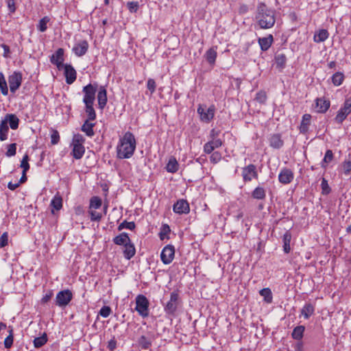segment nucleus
<instances>
[{
    "mask_svg": "<svg viewBox=\"0 0 351 351\" xmlns=\"http://www.w3.org/2000/svg\"><path fill=\"white\" fill-rule=\"evenodd\" d=\"M209 142L215 147V149L218 148L222 145V141L219 138H214L213 139H210Z\"/></svg>",
    "mask_w": 351,
    "mask_h": 351,
    "instance_id": "338daca9",
    "label": "nucleus"
},
{
    "mask_svg": "<svg viewBox=\"0 0 351 351\" xmlns=\"http://www.w3.org/2000/svg\"><path fill=\"white\" fill-rule=\"evenodd\" d=\"M139 346L143 350L149 349L152 344V338L142 335L138 339Z\"/></svg>",
    "mask_w": 351,
    "mask_h": 351,
    "instance_id": "c756f323",
    "label": "nucleus"
},
{
    "mask_svg": "<svg viewBox=\"0 0 351 351\" xmlns=\"http://www.w3.org/2000/svg\"><path fill=\"white\" fill-rule=\"evenodd\" d=\"M252 196L256 199H263L265 198V191L263 187L258 186L252 191Z\"/></svg>",
    "mask_w": 351,
    "mask_h": 351,
    "instance_id": "ea45409f",
    "label": "nucleus"
},
{
    "mask_svg": "<svg viewBox=\"0 0 351 351\" xmlns=\"http://www.w3.org/2000/svg\"><path fill=\"white\" fill-rule=\"evenodd\" d=\"M321 187L323 194L328 195L330 193L331 189L328 184V181L324 178L322 180Z\"/></svg>",
    "mask_w": 351,
    "mask_h": 351,
    "instance_id": "4d7b16f0",
    "label": "nucleus"
},
{
    "mask_svg": "<svg viewBox=\"0 0 351 351\" xmlns=\"http://www.w3.org/2000/svg\"><path fill=\"white\" fill-rule=\"evenodd\" d=\"M126 7L131 13H136L139 8V3L138 1H128Z\"/></svg>",
    "mask_w": 351,
    "mask_h": 351,
    "instance_id": "603ef678",
    "label": "nucleus"
},
{
    "mask_svg": "<svg viewBox=\"0 0 351 351\" xmlns=\"http://www.w3.org/2000/svg\"><path fill=\"white\" fill-rule=\"evenodd\" d=\"M215 149V147L208 141L204 145V151L206 154H211Z\"/></svg>",
    "mask_w": 351,
    "mask_h": 351,
    "instance_id": "774afa93",
    "label": "nucleus"
},
{
    "mask_svg": "<svg viewBox=\"0 0 351 351\" xmlns=\"http://www.w3.org/2000/svg\"><path fill=\"white\" fill-rule=\"evenodd\" d=\"M179 164L174 157H171L167 164L166 170L169 173H174L178 171Z\"/></svg>",
    "mask_w": 351,
    "mask_h": 351,
    "instance_id": "7c9ffc66",
    "label": "nucleus"
},
{
    "mask_svg": "<svg viewBox=\"0 0 351 351\" xmlns=\"http://www.w3.org/2000/svg\"><path fill=\"white\" fill-rule=\"evenodd\" d=\"M274 40L273 36L271 34L268 35L267 37H263L258 38V44L262 51H267L271 47Z\"/></svg>",
    "mask_w": 351,
    "mask_h": 351,
    "instance_id": "5701e85b",
    "label": "nucleus"
},
{
    "mask_svg": "<svg viewBox=\"0 0 351 351\" xmlns=\"http://www.w3.org/2000/svg\"><path fill=\"white\" fill-rule=\"evenodd\" d=\"M50 206L56 210H60L62 207V198L58 194L56 195L51 200Z\"/></svg>",
    "mask_w": 351,
    "mask_h": 351,
    "instance_id": "e433bc0d",
    "label": "nucleus"
},
{
    "mask_svg": "<svg viewBox=\"0 0 351 351\" xmlns=\"http://www.w3.org/2000/svg\"><path fill=\"white\" fill-rule=\"evenodd\" d=\"M117 346V342L114 337H113L108 342L107 345V348L110 351H114Z\"/></svg>",
    "mask_w": 351,
    "mask_h": 351,
    "instance_id": "0e129e2a",
    "label": "nucleus"
},
{
    "mask_svg": "<svg viewBox=\"0 0 351 351\" xmlns=\"http://www.w3.org/2000/svg\"><path fill=\"white\" fill-rule=\"evenodd\" d=\"M16 143H11L8 145L5 155L8 157H12L16 155Z\"/></svg>",
    "mask_w": 351,
    "mask_h": 351,
    "instance_id": "5fc2aeb1",
    "label": "nucleus"
},
{
    "mask_svg": "<svg viewBox=\"0 0 351 351\" xmlns=\"http://www.w3.org/2000/svg\"><path fill=\"white\" fill-rule=\"evenodd\" d=\"M9 127L5 122L1 120L0 123V141H4L8 139Z\"/></svg>",
    "mask_w": 351,
    "mask_h": 351,
    "instance_id": "4c0bfd02",
    "label": "nucleus"
},
{
    "mask_svg": "<svg viewBox=\"0 0 351 351\" xmlns=\"http://www.w3.org/2000/svg\"><path fill=\"white\" fill-rule=\"evenodd\" d=\"M315 305L311 303H305L300 311L301 315L308 319L315 313Z\"/></svg>",
    "mask_w": 351,
    "mask_h": 351,
    "instance_id": "393cba45",
    "label": "nucleus"
},
{
    "mask_svg": "<svg viewBox=\"0 0 351 351\" xmlns=\"http://www.w3.org/2000/svg\"><path fill=\"white\" fill-rule=\"evenodd\" d=\"M60 141V134L58 130L51 128V143L56 145Z\"/></svg>",
    "mask_w": 351,
    "mask_h": 351,
    "instance_id": "3c124183",
    "label": "nucleus"
},
{
    "mask_svg": "<svg viewBox=\"0 0 351 351\" xmlns=\"http://www.w3.org/2000/svg\"><path fill=\"white\" fill-rule=\"evenodd\" d=\"M0 89L1 93L6 96L8 95V88L4 75L3 73H0Z\"/></svg>",
    "mask_w": 351,
    "mask_h": 351,
    "instance_id": "a18cd8bd",
    "label": "nucleus"
},
{
    "mask_svg": "<svg viewBox=\"0 0 351 351\" xmlns=\"http://www.w3.org/2000/svg\"><path fill=\"white\" fill-rule=\"evenodd\" d=\"M334 158V155L332 151L330 149H327L324 157L321 162V166L322 168H326L327 165Z\"/></svg>",
    "mask_w": 351,
    "mask_h": 351,
    "instance_id": "a19ab883",
    "label": "nucleus"
},
{
    "mask_svg": "<svg viewBox=\"0 0 351 351\" xmlns=\"http://www.w3.org/2000/svg\"><path fill=\"white\" fill-rule=\"evenodd\" d=\"M294 178L293 171L288 168H282L278 175V180L283 184H288L291 183Z\"/></svg>",
    "mask_w": 351,
    "mask_h": 351,
    "instance_id": "dca6fc26",
    "label": "nucleus"
},
{
    "mask_svg": "<svg viewBox=\"0 0 351 351\" xmlns=\"http://www.w3.org/2000/svg\"><path fill=\"white\" fill-rule=\"evenodd\" d=\"M85 141V138L80 134H75L73 136L71 145H83Z\"/></svg>",
    "mask_w": 351,
    "mask_h": 351,
    "instance_id": "09e8293b",
    "label": "nucleus"
},
{
    "mask_svg": "<svg viewBox=\"0 0 351 351\" xmlns=\"http://www.w3.org/2000/svg\"><path fill=\"white\" fill-rule=\"evenodd\" d=\"M199 114L200 120L205 123H209L215 116V108L213 105L206 109L202 105H199L197 110Z\"/></svg>",
    "mask_w": 351,
    "mask_h": 351,
    "instance_id": "6e6552de",
    "label": "nucleus"
},
{
    "mask_svg": "<svg viewBox=\"0 0 351 351\" xmlns=\"http://www.w3.org/2000/svg\"><path fill=\"white\" fill-rule=\"evenodd\" d=\"M204 57L210 64H214L217 58L216 49L214 47L210 48L206 51Z\"/></svg>",
    "mask_w": 351,
    "mask_h": 351,
    "instance_id": "f704fd0d",
    "label": "nucleus"
},
{
    "mask_svg": "<svg viewBox=\"0 0 351 351\" xmlns=\"http://www.w3.org/2000/svg\"><path fill=\"white\" fill-rule=\"evenodd\" d=\"M22 73L19 71H14L8 77L10 90L12 93H15L19 88L22 83Z\"/></svg>",
    "mask_w": 351,
    "mask_h": 351,
    "instance_id": "1a4fd4ad",
    "label": "nucleus"
},
{
    "mask_svg": "<svg viewBox=\"0 0 351 351\" xmlns=\"http://www.w3.org/2000/svg\"><path fill=\"white\" fill-rule=\"evenodd\" d=\"M94 103H85V112L87 114V119L89 120H95L97 117L96 112L93 108Z\"/></svg>",
    "mask_w": 351,
    "mask_h": 351,
    "instance_id": "473e14b6",
    "label": "nucleus"
},
{
    "mask_svg": "<svg viewBox=\"0 0 351 351\" xmlns=\"http://www.w3.org/2000/svg\"><path fill=\"white\" fill-rule=\"evenodd\" d=\"M291 233L289 230H287L282 237L283 251L285 254H289L291 251L290 243L291 240Z\"/></svg>",
    "mask_w": 351,
    "mask_h": 351,
    "instance_id": "a878e982",
    "label": "nucleus"
},
{
    "mask_svg": "<svg viewBox=\"0 0 351 351\" xmlns=\"http://www.w3.org/2000/svg\"><path fill=\"white\" fill-rule=\"evenodd\" d=\"M2 120L7 125L9 124L12 130H16L19 128V119L14 114H6Z\"/></svg>",
    "mask_w": 351,
    "mask_h": 351,
    "instance_id": "a211bd4d",
    "label": "nucleus"
},
{
    "mask_svg": "<svg viewBox=\"0 0 351 351\" xmlns=\"http://www.w3.org/2000/svg\"><path fill=\"white\" fill-rule=\"evenodd\" d=\"M93 121V120L86 119L81 128V130L83 132H84L86 134V135L88 137H92L95 134L93 128L95 127V123L90 122Z\"/></svg>",
    "mask_w": 351,
    "mask_h": 351,
    "instance_id": "4be33fe9",
    "label": "nucleus"
},
{
    "mask_svg": "<svg viewBox=\"0 0 351 351\" xmlns=\"http://www.w3.org/2000/svg\"><path fill=\"white\" fill-rule=\"evenodd\" d=\"M171 230L169 226L167 224H163L161 226L160 231L159 233V237L161 240H164L165 239L168 238V234H169Z\"/></svg>",
    "mask_w": 351,
    "mask_h": 351,
    "instance_id": "de8ad7c7",
    "label": "nucleus"
},
{
    "mask_svg": "<svg viewBox=\"0 0 351 351\" xmlns=\"http://www.w3.org/2000/svg\"><path fill=\"white\" fill-rule=\"evenodd\" d=\"M221 159V154L219 152H214L210 156V162L216 164Z\"/></svg>",
    "mask_w": 351,
    "mask_h": 351,
    "instance_id": "e2e57ef3",
    "label": "nucleus"
},
{
    "mask_svg": "<svg viewBox=\"0 0 351 351\" xmlns=\"http://www.w3.org/2000/svg\"><path fill=\"white\" fill-rule=\"evenodd\" d=\"M8 244V233L3 232L0 237V248H3Z\"/></svg>",
    "mask_w": 351,
    "mask_h": 351,
    "instance_id": "bf43d9fd",
    "label": "nucleus"
},
{
    "mask_svg": "<svg viewBox=\"0 0 351 351\" xmlns=\"http://www.w3.org/2000/svg\"><path fill=\"white\" fill-rule=\"evenodd\" d=\"M65 81L67 84H72L77 78V72L74 67L69 64H65L63 66Z\"/></svg>",
    "mask_w": 351,
    "mask_h": 351,
    "instance_id": "4468645a",
    "label": "nucleus"
},
{
    "mask_svg": "<svg viewBox=\"0 0 351 351\" xmlns=\"http://www.w3.org/2000/svg\"><path fill=\"white\" fill-rule=\"evenodd\" d=\"M258 174L256 170V167L254 165H249L243 168V180L245 182H250L252 179L257 180Z\"/></svg>",
    "mask_w": 351,
    "mask_h": 351,
    "instance_id": "f8f14e48",
    "label": "nucleus"
},
{
    "mask_svg": "<svg viewBox=\"0 0 351 351\" xmlns=\"http://www.w3.org/2000/svg\"><path fill=\"white\" fill-rule=\"evenodd\" d=\"M136 227V224L134 221H127L126 220L123 221L122 223L119 224L118 226V230L121 231L124 228L133 230Z\"/></svg>",
    "mask_w": 351,
    "mask_h": 351,
    "instance_id": "49530a36",
    "label": "nucleus"
},
{
    "mask_svg": "<svg viewBox=\"0 0 351 351\" xmlns=\"http://www.w3.org/2000/svg\"><path fill=\"white\" fill-rule=\"evenodd\" d=\"M269 141V145L275 149H280L284 145V142L282 140L281 135L280 134H274L271 135Z\"/></svg>",
    "mask_w": 351,
    "mask_h": 351,
    "instance_id": "b1692460",
    "label": "nucleus"
},
{
    "mask_svg": "<svg viewBox=\"0 0 351 351\" xmlns=\"http://www.w3.org/2000/svg\"><path fill=\"white\" fill-rule=\"evenodd\" d=\"M255 99L261 104L265 103L267 99L265 93L263 91L257 93Z\"/></svg>",
    "mask_w": 351,
    "mask_h": 351,
    "instance_id": "69168bd1",
    "label": "nucleus"
},
{
    "mask_svg": "<svg viewBox=\"0 0 351 351\" xmlns=\"http://www.w3.org/2000/svg\"><path fill=\"white\" fill-rule=\"evenodd\" d=\"M50 21L48 16L43 17L36 25L37 29L40 32H45L47 29V23Z\"/></svg>",
    "mask_w": 351,
    "mask_h": 351,
    "instance_id": "58836bf2",
    "label": "nucleus"
},
{
    "mask_svg": "<svg viewBox=\"0 0 351 351\" xmlns=\"http://www.w3.org/2000/svg\"><path fill=\"white\" fill-rule=\"evenodd\" d=\"M173 210L178 215L188 214L190 212V206L187 200L178 199L173 206Z\"/></svg>",
    "mask_w": 351,
    "mask_h": 351,
    "instance_id": "ddd939ff",
    "label": "nucleus"
},
{
    "mask_svg": "<svg viewBox=\"0 0 351 351\" xmlns=\"http://www.w3.org/2000/svg\"><path fill=\"white\" fill-rule=\"evenodd\" d=\"M343 173L346 176L350 175L351 172V161L346 160L343 163Z\"/></svg>",
    "mask_w": 351,
    "mask_h": 351,
    "instance_id": "680f3d73",
    "label": "nucleus"
},
{
    "mask_svg": "<svg viewBox=\"0 0 351 351\" xmlns=\"http://www.w3.org/2000/svg\"><path fill=\"white\" fill-rule=\"evenodd\" d=\"M351 113V97L346 98L343 104L337 111V115L335 118L336 123L341 124Z\"/></svg>",
    "mask_w": 351,
    "mask_h": 351,
    "instance_id": "39448f33",
    "label": "nucleus"
},
{
    "mask_svg": "<svg viewBox=\"0 0 351 351\" xmlns=\"http://www.w3.org/2000/svg\"><path fill=\"white\" fill-rule=\"evenodd\" d=\"M147 88L151 92V94L154 93L156 90V84L154 79L149 78L147 82Z\"/></svg>",
    "mask_w": 351,
    "mask_h": 351,
    "instance_id": "052dcab7",
    "label": "nucleus"
},
{
    "mask_svg": "<svg viewBox=\"0 0 351 351\" xmlns=\"http://www.w3.org/2000/svg\"><path fill=\"white\" fill-rule=\"evenodd\" d=\"M29 158L27 154H25L21 162L20 167L23 169V172L26 173L29 169V165L28 163Z\"/></svg>",
    "mask_w": 351,
    "mask_h": 351,
    "instance_id": "8fccbe9b",
    "label": "nucleus"
},
{
    "mask_svg": "<svg viewBox=\"0 0 351 351\" xmlns=\"http://www.w3.org/2000/svg\"><path fill=\"white\" fill-rule=\"evenodd\" d=\"M136 253V249L134 245L130 241L125 243L123 256L127 260H130Z\"/></svg>",
    "mask_w": 351,
    "mask_h": 351,
    "instance_id": "aec40b11",
    "label": "nucleus"
},
{
    "mask_svg": "<svg viewBox=\"0 0 351 351\" xmlns=\"http://www.w3.org/2000/svg\"><path fill=\"white\" fill-rule=\"evenodd\" d=\"M72 146L73 149L71 154L73 156V157L77 160L82 158L85 152L84 146L78 145H74Z\"/></svg>",
    "mask_w": 351,
    "mask_h": 351,
    "instance_id": "cd10ccee",
    "label": "nucleus"
},
{
    "mask_svg": "<svg viewBox=\"0 0 351 351\" xmlns=\"http://www.w3.org/2000/svg\"><path fill=\"white\" fill-rule=\"evenodd\" d=\"M136 141L134 135L131 132H126L119 138L117 146V156L119 159L131 158L135 152Z\"/></svg>",
    "mask_w": 351,
    "mask_h": 351,
    "instance_id": "f257e3e1",
    "label": "nucleus"
},
{
    "mask_svg": "<svg viewBox=\"0 0 351 351\" xmlns=\"http://www.w3.org/2000/svg\"><path fill=\"white\" fill-rule=\"evenodd\" d=\"M175 256V247L172 245H167L162 250L160 259L165 265L170 264Z\"/></svg>",
    "mask_w": 351,
    "mask_h": 351,
    "instance_id": "9b49d317",
    "label": "nucleus"
},
{
    "mask_svg": "<svg viewBox=\"0 0 351 351\" xmlns=\"http://www.w3.org/2000/svg\"><path fill=\"white\" fill-rule=\"evenodd\" d=\"M88 214L92 221H99L101 219L102 215L93 209H89Z\"/></svg>",
    "mask_w": 351,
    "mask_h": 351,
    "instance_id": "864d4df0",
    "label": "nucleus"
},
{
    "mask_svg": "<svg viewBox=\"0 0 351 351\" xmlns=\"http://www.w3.org/2000/svg\"><path fill=\"white\" fill-rule=\"evenodd\" d=\"M275 62L277 68L283 69L286 66L287 57L284 53H276L275 55Z\"/></svg>",
    "mask_w": 351,
    "mask_h": 351,
    "instance_id": "72a5a7b5",
    "label": "nucleus"
},
{
    "mask_svg": "<svg viewBox=\"0 0 351 351\" xmlns=\"http://www.w3.org/2000/svg\"><path fill=\"white\" fill-rule=\"evenodd\" d=\"M102 202L100 197L93 196L90 199L89 209H97L101 206Z\"/></svg>",
    "mask_w": 351,
    "mask_h": 351,
    "instance_id": "c03bdc74",
    "label": "nucleus"
},
{
    "mask_svg": "<svg viewBox=\"0 0 351 351\" xmlns=\"http://www.w3.org/2000/svg\"><path fill=\"white\" fill-rule=\"evenodd\" d=\"M136 306L134 310L143 318L147 317L149 314V302L148 299L142 294H138L135 298Z\"/></svg>",
    "mask_w": 351,
    "mask_h": 351,
    "instance_id": "7ed1b4c3",
    "label": "nucleus"
},
{
    "mask_svg": "<svg viewBox=\"0 0 351 351\" xmlns=\"http://www.w3.org/2000/svg\"><path fill=\"white\" fill-rule=\"evenodd\" d=\"M97 101L99 108L103 110L107 104V90L106 88L101 86L97 92Z\"/></svg>",
    "mask_w": 351,
    "mask_h": 351,
    "instance_id": "f3484780",
    "label": "nucleus"
},
{
    "mask_svg": "<svg viewBox=\"0 0 351 351\" xmlns=\"http://www.w3.org/2000/svg\"><path fill=\"white\" fill-rule=\"evenodd\" d=\"M260 295L263 297L264 301L267 303H271L272 302V293L270 289L264 288L261 289L260 291Z\"/></svg>",
    "mask_w": 351,
    "mask_h": 351,
    "instance_id": "79ce46f5",
    "label": "nucleus"
},
{
    "mask_svg": "<svg viewBox=\"0 0 351 351\" xmlns=\"http://www.w3.org/2000/svg\"><path fill=\"white\" fill-rule=\"evenodd\" d=\"M180 300L179 294L174 291L170 293L169 300L164 306V311L167 315L175 316L180 304Z\"/></svg>",
    "mask_w": 351,
    "mask_h": 351,
    "instance_id": "20e7f679",
    "label": "nucleus"
},
{
    "mask_svg": "<svg viewBox=\"0 0 351 351\" xmlns=\"http://www.w3.org/2000/svg\"><path fill=\"white\" fill-rule=\"evenodd\" d=\"M305 331V326L302 325L298 326L295 327L291 333V337L296 340L300 341L304 337V333Z\"/></svg>",
    "mask_w": 351,
    "mask_h": 351,
    "instance_id": "bb28decb",
    "label": "nucleus"
},
{
    "mask_svg": "<svg viewBox=\"0 0 351 351\" xmlns=\"http://www.w3.org/2000/svg\"><path fill=\"white\" fill-rule=\"evenodd\" d=\"M328 36V32L325 29H322L315 32L313 36V40L315 43H319L325 41Z\"/></svg>",
    "mask_w": 351,
    "mask_h": 351,
    "instance_id": "c85d7f7f",
    "label": "nucleus"
},
{
    "mask_svg": "<svg viewBox=\"0 0 351 351\" xmlns=\"http://www.w3.org/2000/svg\"><path fill=\"white\" fill-rule=\"evenodd\" d=\"M112 313V309L108 306H103L99 310V315L102 317H108Z\"/></svg>",
    "mask_w": 351,
    "mask_h": 351,
    "instance_id": "6e6d98bb",
    "label": "nucleus"
},
{
    "mask_svg": "<svg viewBox=\"0 0 351 351\" xmlns=\"http://www.w3.org/2000/svg\"><path fill=\"white\" fill-rule=\"evenodd\" d=\"M332 84L336 86H340L344 80V75L341 72H336L332 76Z\"/></svg>",
    "mask_w": 351,
    "mask_h": 351,
    "instance_id": "37998d69",
    "label": "nucleus"
},
{
    "mask_svg": "<svg viewBox=\"0 0 351 351\" xmlns=\"http://www.w3.org/2000/svg\"><path fill=\"white\" fill-rule=\"evenodd\" d=\"M113 242L116 245H122L126 243L127 242H129L130 240L128 234L126 232H122L120 234L116 236L114 238H113Z\"/></svg>",
    "mask_w": 351,
    "mask_h": 351,
    "instance_id": "2f4dec72",
    "label": "nucleus"
},
{
    "mask_svg": "<svg viewBox=\"0 0 351 351\" xmlns=\"http://www.w3.org/2000/svg\"><path fill=\"white\" fill-rule=\"evenodd\" d=\"M311 115L310 114H304L302 117L299 130L301 134H306L308 133L309 130V125H311Z\"/></svg>",
    "mask_w": 351,
    "mask_h": 351,
    "instance_id": "6ab92c4d",
    "label": "nucleus"
},
{
    "mask_svg": "<svg viewBox=\"0 0 351 351\" xmlns=\"http://www.w3.org/2000/svg\"><path fill=\"white\" fill-rule=\"evenodd\" d=\"M97 84H88L83 87L82 92L84 93L83 102L94 103L95 100V94L97 90Z\"/></svg>",
    "mask_w": 351,
    "mask_h": 351,
    "instance_id": "423d86ee",
    "label": "nucleus"
},
{
    "mask_svg": "<svg viewBox=\"0 0 351 351\" xmlns=\"http://www.w3.org/2000/svg\"><path fill=\"white\" fill-rule=\"evenodd\" d=\"M64 50L63 48H58L50 57V62L56 65L58 70L62 69L64 64Z\"/></svg>",
    "mask_w": 351,
    "mask_h": 351,
    "instance_id": "9d476101",
    "label": "nucleus"
},
{
    "mask_svg": "<svg viewBox=\"0 0 351 351\" xmlns=\"http://www.w3.org/2000/svg\"><path fill=\"white\" fill-rule=\"evenodd\" d=\"M316 106L318 108L317 112L319 113H325L330 106L329 100L324 98H317L315 99Z\"/></svg>",
    "mask_w": 351,
    "mask_h": 351,
    "instance_id": "412c9836",
    "label": "nucleus"
},
{
    "mask_svg": "<svg viewBox=\"0 0 351 351\" xmlns=\"http://www.w3.org/2000/svg\"><path fill=\"white\" fill-rule=\"evenodd\" d=\"M48 341L47 335L44 332L40 337H36L34 341V346L36 348H40L47 343Z\"/></svg>",
    "mask_w": 351,
    "mask_h": 351,
    "instance_id": "c9c22d12",
    "label": "nucleus"
},
{
    "mask_svg": "<svg viewBox=\"0 0 351 351\" xmlns=\"http://www.w3.org/2000/svg\"><path fill=\"white\" fill-rule=\"evenodd\" d=\"M256 19L262 29H269L276 23V11L268 8L265 3H260L257 8Z\"/></svg>",
    "mask_w": 351,
    "mask_h": 351,
    "instance_id": "f03ea898",
    "label": "nucleus"
},
{
    "mask_svg": "<svg viewBox=\"0 0 351 351\" xmlns=\"http://www.w3.org/2000/svg\"><path fill=\"white\" fill-rule=\"evenodd\" d=\"M14 337L12 335V330L10 331V335L4 340V346L5 348H10L13 344Z\"/></svg>",
    "mask_w": 351,
    "mask_h": 351,
    "instance_id": "13d9d810",
    "label": "nucleus"
},
{
    "mask_svg": "<svg viewBox=\"0 0 351 351\" xmlns=\"http://www.w3.org/2000/svg\"><path fill=\"white\" fill-rule=\"evenodd\" d=\"M73 293L69 289L59 291L56 297V304L60 307L66 306L72 300Z\"/></svg>",
    "mask_w": 351,
    "mask_h": 351,
    "instance_id": "0eeeda50",
    "label": "nucleus"
},
{
    "mask_svg": "<svg viewBox=\"0 0 351 351\" xmlns=\"http://www.w3.org/2000/svg\"><path fill=\"white\" fill-rule=\"evenodd\" d=\"M88 47V41L86 40H82L74 45L72 51L76 56L82 57L86 53Z\"/></svg>",
    "mask_w": 351,
    "mask_h": 351,
    "instance_id": "2eb2a0df",
    "label": "nucleus"
}]
</instances>
